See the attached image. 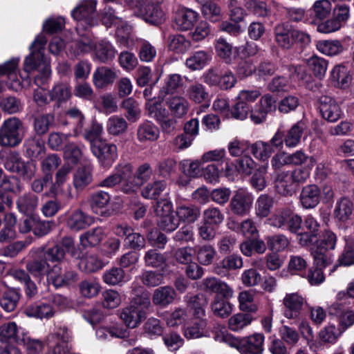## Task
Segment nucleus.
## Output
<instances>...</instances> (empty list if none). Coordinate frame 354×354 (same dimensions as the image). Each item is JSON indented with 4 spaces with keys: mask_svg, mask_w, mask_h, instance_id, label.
<instances>
[{
    "mask_svg": "<svg viewBox=\"0 0 354 354\" xmlns=\"http://www.w3.org/2000/svg\"><path fill=\"white\" fill-rule=\"evenodd\" d=\"M117 185H120L122 192L125 194H132L138 188L140 184L133 180L131 164L118 165L115 168L114 173L99 182L97 186L113 188Z\"/></svg>",
    "mask_w": 354,
    "mask_h": 354,
    "instance_id": "nucleus-1",
    "label": "nucleus"
},
{
    "mask_svg": "<svg viewBox=\"0 0 354 354\" xmlns=\"http://www.w3.org/2000/svg\"><path fill=\"white\" fill-rule=\"evenodd\" d=\"M24 137L23 122L17 117L3 121L0 127V146L14 148L19 145Z\"/></svg>",
    "mask_w": 354,
    "mask_h": 354,
    "instance_id": "nucleus-2",
    "label": "nucleus"
},
{
    "mask_svg": "<svg viewBox=\"0 0 354 354\" xmlns=\"http://www.w3.org/2000/svg\"><path fill=\"white\" fill-rule=\"evenodd\" d=\"M275 41L284 49H290L297 42L306 46L310 42V36L306 32L292 28L286 24H279L274 29Z\"/></svg>",
    "mask_w": 354,
    "mask_h": 354,
    "instance_id": "nucleus-3",
    "label": "nucleus"
},
{
    "mask_svg": "<svg viewBox=\"0 0 354 354\" xmlns=\"http://www.w3.org/2000/svg\"><path fill=\"white\" fill-rule=\"evenodd\" d=\"M24 69L28 73L36 69L38 71L34 82L39 87L47 82L51 73L49 63L45 57L44 53L34 50H31L30 55L26 57Z\"/></svg>",
    "mask_w": 354,
    "mask_h": 354,
    "instance_id": "nucleus-4",
    "label": "nucleus"
},
{
    "mask_svg": "<svg viewBox=\"0 0 354 354\" xmlns=\"http://www.w3.org/2000/svg\"><path fill=\"white\" fill-rule=\"evenodd\" d=\"M24 69L28 73L36 69L38 71L34 82L39 87L47 82L51 73L49 63L45 57L44 53L34 50H31L30 55L26 57Z\"/></svg>",
    "mask_w": 354,
    "mask_h": 354,
    "instance_id": "nucleus-5",
    "label": "nucleus"
},
{
    "mask_svg": "<svg viewBox=\"0 0 354 354\" xmlns=\"http://www.w3.org/2000/svg\"><path fill=\"white\" fill-rule=\"evenodd\" d=\"M5 169L15 173L24 180H32L37 173V162L34 160L24 161L17 152L10 153L4 161Z\"/></svg>",
    "mask_w": 354,
    "mask_h": 354,
    "instance_id": "nucleus-6",
    "label": "nucleus"
},
{
    "mask_svg": "<svg viewBox=\"0 0 354 354\" xmlns=\"http://www.w3.org/2000/svg\"><path fill=\"white\" fill-rule=\"evenodd\" d=\"M129 5L136 16L150 24L156 26L164 21V13L158 5L150 4L146 0H131Z\"/></svg>",
    "mask_w": 354,
    "mask_h": 354,
    "instance_id": "nucleus-7",
    "label": "nucleus"
},
{
    "mask_svg": "<svg viewBox=\"0 0 354 354\" xmlns=\"http://www.w3.org/2000/svg\"><path fill=\"white\" fill-rule=\"evenodd\" d=\"M254 196L246 189L240 188L234 192L229 209L232 214L243 217L248 215L252 209Z\"/></svg>",
    "mask_w": 354,
    "mask_h": 354,
    "instance_id": "nucleus-8",
    "label": "nucleus"
},
{
    "mask_svg": "<svg viewBox=\"0 0 354 354\" xmlns=\"http://www.w3.org/2000/svg\"><path fill=\"white\" fill-rule=\"evenodd\" d=\"M270 224L277 228L287 227L292 232L297 233L300 230L302 218L298 214H296L289 209L280 211L269 218Z\"/></svg>",
    "mask_w": 354,
    "mask_h": 354,
    "instance_id": "nucleus-9",
    "label": "nucleus"
},
{
    "mask_svg": "<svg viewBox=\"0 0 354 354\" xmlns=\"http://www.w3.org/2000/svg\"><path fill=\"white\" fill-rule=\"evenodd\" d=\"M91 149L104 167H110L118 157V149L114 144L98 140L92 143Z\"/></svg>",
    "mask_w": 354,
    "mask_h": 354,
    "instance_id": "nucleus-10",
    "label": "nucleus"
},
{
    "mask_svg": "<svg viewBox=\"0 0 354 354\" xmlns=\"http://www.w3.org/2000/svg\"><path fill=\"white\" fill-rule=\"evenodd\" d=\"M277 109L276 99L270 94H265L255 106L251 111L250 118L255 124H260L264 122L267 115L274 112Z\"/></svg>",
    "mask_w": 354,
    "mask_h": 354,
    "instance_id": "nucleus-11",
    "label": "nucleus"
},
{
    "mask_svg": "<svg viewBox=\"0 0 354 354\" xmlns=\"http://www.w3.org/2000/svg\"><path fill=\"white\" fill-rule=\"evenodd\" d=\"M306 301L298 292L287 293L283 299V315L288 319L299 318Z\"/></svg>",
    "mask_w": 354,
    "mask_h": 354,
    "instance_id": "nucleus-12",
    "label": "nucleus"
},
{
    "mask_svg": "<svg viewBox=\"0 0 354 354\" xmlns=\"http://www.w3.org/2000/svg\"><path fill=\"white\" fill-rule=\"evenodd\" d=\"M96 3L94 1L86 0L72 12V16L77 21H84L89 26L97 24L95 14Z\"/></svg>",
    "mask_w": 354,
    "mask_h": 354,
    "instance_id": "nucleus-13",
    "label": "nucleus"
},
{
    "mask_svg": "<svg viewBox=\"0 0 354 354\" xmlns=\"http://www.w3.org/2000/svg\"><path fill=\"white\" fill-rule=\"evenodd\" d=\"M319 109L322 118L328 122L337 121L342 115L339 105L329 96L323 95L319 97Z\"/></svg>",
    "mask_w": 354,
    "mask_h": 354,
    "instance_id": "nucleus-14",
    "label": "nucleus"
},
{
    "mask_svg": "<svg viewBox=\"0 0 354 354\" xmlns=\"http://www.w3.org/2000/svg\"><path fill=\"white\" fill-rule=\"evenodd\" d=\"M51 268L39 250L35 252V256L32 259L28 260L26 265V270L33 277H42L46 275L49 282Z\"/></svg>",
    "mask_w": 354,
    "mask_h": 354,
    "instance_id": "nucleus-15",
    "label": "nucleus"
},
{
    "mask_svg": "<svg viewBox=\"0 0 354 354\" xmlns=\"http://www.w3.org/2000/svg\"><path fill=\"white\" fill-rule=\"evenodd\" d=\"M21 294L17 289L0 283V306L6 312L14 311L18 305Z\"/></svg>",
    "mask_w": 354,
    "mask_h": 354,
    "instance_id": "nucleus-16",
    "label": "nucleus"
},
{
    "mask_svg": "<svg viewBox=\"0 0 354 354\" xmlns=\"http://www.w3.org/2000/svg\"><path fill=\"white\" fill-rule=\"evenodd\" d=\"M321 190L314 184L304 186L300 193L299 201L305 209H313L320 203Z\"/></svg>",
    "mask_w": 354,
    "mask_h": 354,
    "instance_id": "nucleus-17",
    "label": "nucleus"
},
{
    "mask_svg": "<svg viewBox=\"0 0 354 354\" xmlns=\"http://www.w3.org/2000/svg\"><path fill=\"white\" fill-rule=\"evenodd\" d=\"M78 280V274L72 270H66L62 274V269L58 265L51 268L50 273V282L56 288L64 285H70Z\"/></svg>",
    "mask_w": 354,
    "mask_h": 354,
    "instance_id": "nucleus-18",
    "label": "nucleus"
},
{
    "mask_svg": "<svg viewBox=\"0 0 354 354\" xmlns=\"http://www.w3.org/2000/svg\"><path fill=\"white\" fill-rule=\"evenodd\" d=\"M118 77L117 71L107 66L97 68L93 75V82L97 88H104L114 83Z\"/></svg>",
    "mask_w": 354,
    "mask_h": 354,
    "instance_id": "nucleus-19",
    "label": "nucleus"
},
{
    "mask_svg": "<svg viewBox=\"0 0 354 354\" xmlns=\"http://www.w3.org/2000/svg\"><path fill=\"white\" fill-rule=\"evenodd\" d=\"M274 184L277 192L283 196H292L299 188L289 175V171L278 173Z\"/></svg>",
    "mask_w": 354,
    "mask_h": 354,
    "instance_id": "nucleus-20",
    "label": "nucleus"
},
{
    "mask_svg": "<svg viewBox=\"0 0 354 354\" xmlns=\"http://www.w3.org/2000/svg\"><path fill=\"white\" fill-rule=\"evenodd\" d=\"M264 335L261 333H254L252 335L242 339L241 353L262 354L264 350Z\"/></svg>",
    "mask_w": 354,
    "mask_h": 354,
    "instance_id": "nucleus-21",
    "label": "nucleus"
},
{
    "mask_svg": "<svg viewBox=\"0 0 354 354\" xmlns=\"http://www.w3.org/2000/svg\"><path fill=\"white\" fill-rule=\"evenodd\" d=\"M146 313L136 306H129L122 310L120 318L129 328H134L139 326L146 318Z\"/></svg>",
    "mask_w": 354,
    "mask_h": 354,
    "instance_id": "nucleus-22",
    "label": "nucleus"
},
{
    "mask_svg": "<svg viewBox=\"0 0 354 354\" xmlns=\"http://www.w3.org/2000/svg\"><path fill=\"white\" fill-rule=\"evenodd\" d=\"M198 17V14L188 8L178 10L175 15L174 23L178 29L187 30L194 27Z\"/></svg>",
    "mask_w": 354,
    "mask_h": 354,
    "instance_id": "nucleus-23",
    "label": "nucleus"
},
{
    "mask_svg": "<svg viewBox=\"0 0 354 354\" xmlns=\"http://www.w3.org/2000/svg\"><path fill=\"white\" fill-rule=\"evenodd\" d=\"M93 221L91 216L80 209H76L68 215L66 225L72 231L78 232L91 225Z\"/></svg>",
    "mask_w": 354,
    "mask_h": 354,
    "instance_id": "nucleus-24",
    "label": "nucleus"
},
{
    "mask_svg": "<svg viewBox=\"0 0 354 354\" xmlns=\"http://www.w3.org/2000/svg\"><path fill=\"white\" fill-rule=\"evenodd\" d=\"M333 7L329 0H317L309 10L310 16L314 24L325 20L330 16Z\"/></svg>",
    "mask_w": 354,
    "mask_h": 354,
    "instance_id": "nucleus-25",
    "label": "nucleus"
},
{
    "mask_svg": "<svg viewBox=\"0 0 354 354\" xmlns=\"http://www.w3.org/2000/svg\"><path fill=\"white\" fill-rule=\"evenodd\" d=\"M176 296V291L172 287L161 286L153 291L152 301L154 305L165 308L173 303Z\"/></svg>",
    "mask_w": 354,
    "mask_h": 354,
    "instance_id": "nucleus-26",
    "label": "nucleus"
},
{
    "mask_svg": "<svg viewBox=\"0 0 354 354\" xmlns=\"http://www.w3.org/2000/svg\"><path fill=\"white\" fill-rule=\"evenodd\" d=\"M166 105L169 112L174 118H181L185 115L189 110L188 101L182 96L169 97L166 100Z\"/></svg>",
    "mask_w": 354,
    "mask_h": 354,
    "instance_id": "nucleus-27",
    "label": "nucleus"
},
{
    "mask_svg": "<svg viewBox=\"0 0 354 354\" xmlns=\"http://www.w3.org/2000/svg\"><path fill=\"white\" fill-rule=\"evenodd\" d=\"M39 198L32 192L25 193L16 200L18 211L24 214L33 213L38 206Z\"/></svg>",
    "mask_w": 354,
    "mask_h": 354,
    "instance_id": "nucleus-28",
    "label": "nucleus"
},
{
    "mask_svg": "<svg viewBox=\"0 0 354 354\" xmlns=\"http://www.w3.org/2000/svg\"><path fill=\"white\" fill-rule=\"evenodd\" d=\"M162 101L163 100L158 96V100H149L145 104V111L147 115L157 122L169 115V111L162 105Z\"/></svg>",
    "mask_w": 354,
    "mask_h": 354,
    "instance_id": "nucleus-29",
    "label": "nucleus"
},
{
    "mask_svg": "<svg viewBox=\"0 0 354 354\" xmlns=\"http://www.w3.org/2000/svg\"><path fill=\"white\" fill-rule=\"evenodd\" d=\"M136 136L141 142L155 141L159 137V129L152 122L145 120L138 126Z\"/></svg>",
    "mask_w": 354,
    "mask_h": 354,
    "instance_id": "nucleus-30",
    "label": "nucleus"
},
{
    "mask_svg": "<svg viewBox=\"0 0 354 354\" xmlns=\"http://www.w3.org/2000/svg\"><path fill=\"white\" fill-rule=\"evenodd\" d=\"M243 6L248 11L259 18H268L272 15L270 8L264 1L243 0Z\"/></svg>",
    "mask_w": 354,
    "mask_h": 354,
    "instance_id": "nucleus-31",
    "label": "nucleus"
},
{
    "mask_svg": "<svg viewBox=\"0 0 354 354\" xmlns=\"http://www.w3.org/2000/svg\"><path fill=\"white\" fill-rule=\"evenodd\" d=\"M24 313L30 317L49 319L55 314L53 307L48 304H33L24 308Z\"/></svg>",
    "mask_w": 354,
    "mask_h": 354,
    "instance_id": "nucleus-32",
    "label": "nucleus"
},
{
    "mask_svg": "<svg viewBox=\"0 0 354 354\" xmlns=\"http://www.w3.org/2000/svg\"><path fill=\"white\" fill-rule=\"evenodd\" d=\"M210 308L216 317L225 319L232 314L233 305L229 300L221 299L220 296L216 295L210 304Z\"/></svg>",
    "mask_w": 354,
    "mask_h": 354,
    "instance_id": "nucleus-33",
    "label": "nucleus"
},
{
    "mask_svg": "<svg viewBox=\"0 0 354 354\" xmlns=\"http://www.w3.org/2000/svg\"><path fill=\"white\" fill-rule=\"evenodd\" d=\"M186 301L189 307L193 310L194 318L204 319L205 316V307L207 305V299L203 295H194L186 297Z\"/></svg>",
    "mask_w": 354,
    "mask_h": 354,
    "instance_id": "nucleus-34",
    "label": "nucleus"
},
{
    "mask_svg": "<svg viewBox=\"0 0 354 354\" xmlns=\"http://www.w3.org/2000/svg\"><path fill=\"white\" fill-rule=\"evenodd\" d=\"M206 327V319L195 318L190 324L184 328V336L188 339L202 337L205 335Z\"/></svg>",
    "mask_w": 354,
    "mask_h": 354,
    "instance_id": "nucleus-35",
    "label": "nucleus"
},
{
    "mask_svg": "<svg viewBox=\"0 0 354 354\" xmlns=\"http://www.w3.org/2000/svg\"><path fill=\"white\" fill-rule=\"evenodd\" d=\"M104 235V231L102 227L91 229L80 236V243L84 248L94 247L102 241Z\"/></svg>",
    "mask_w": 354,
    "mask_h": 354,
    "instance_id": "nucleus-36",
    "label": "nucleus"
},
{
    "mask_svg": "<svg viewBox=\"0 0 354 354\" xmlns=\"http://www.w3.org/2000/svg\"><path fill=\"white\" fill-rule=\"evenodd\" d=\"M215 50L216 55L226 64H230L236 57V52L232 45L223 38L216 40Z\"/></svg>",
    "mask_w": 354,
    "mask_h": 354,
    "instance_id": "nucleus-37",
    "label": "nucleus"
},
{
    "mask_svg": "<svg viewBox=\"0 0 354 354\" xmlns=\"http://www.w3.org/2000/svg\"><path fill=\"white\" fill-rule=\"evenodd\" d=\"M71 87L68 82H59L50 91V100L58 104L66 102L71 97Z\"/></svg>",
    "mask_w": 354,
    "mask_h": 354,
    "instance_id": "nucleus-38",
    "label": "nucleus"
},
{
    "mask_svg": "<svg viewBox=\"0 0 354 354\" xmlns=\"http://www.w3.org/2000/svg\"><path fill=\"white\" fill-rule=\"evenodd\" d=\"M254 319L252 313L247 312L238 313L228 319V327L232 331H239L249 326Z\"/></svg>",
    "mask_w": 354,
    "mask_h": 354,
    "instance_id": "nucleus-39",
    "label": "nucleus"
},
{
    "mask_svg": "<svg viewBox=\"0 0 354 354\" xmlns=\"http://www.w3.org/2000/svg\"><path fill=\"white\" fill-rule=\"evenodd\" d=\"M167 185L165 180H158L148 183L141 191V195L147 199H157L165 192Z\"/></svg>",
    "mask_w": 354,
    "mask_h": 354,
    "instance_id": "nucleus-40",
    "label": "nucleus"
},
{
    "mask_svg": "<svg viewBox=\"0 0 354 354\" xmlns=\"http://www.w3.org/2000/svg\"><path fill=\"white\" fill-rule=\"evenodd\" d=\"M183 84V78L180 75L173 73L169 75L165 80L164 86L160 88L159 97L164 100L168 94H173L178 88Z\"/></svg>",
    "mask_w": 354,
    "mask_h": 354,
    "instance_id": "nucleus-41",
    "label": "nucleus"
},
{
    "mask_svg": "<svg viewBox=\"0 0 354 354\" xmlns=\"http://www.w3.org/2000/svg\"><path fill=\"white\" fill-rule=\"evenodd\" d=\"M317 50L328 56H335L344 50L342 43L339 40H321L317 42Z\"/></svg>",
    "mask_w": 354,
    "mask_h": 354,
    "instance_id": "nucleus-42",
    "label": "nucleus"
},
{
    "mask_svg": "<svg viewBox=\"0 0 354 354\" xmlns=\"http://www.w3.org/2000/svg\"><path fill=\"white\" fill-rule=\"evenodd\" d=\"M239 309L242 312L255 313L258 310V305L254 303V292L252 290H243L238 296Z\"/></svg>",
    "mask_w": 354,
    "mask_h": 354,
    "instance_id": "nucleus-43",
    "label": "nucleus"
},
{
    "mask_svg": "<svg viewBox=\"0 0 354 354\" xmlns=\"http://www.w3.org/2000/svg\"><path fill=\"white\" fill-rule=\"evenodd\" d=\"M194 253L201 265L209 266L214 261L216 251L212 245L205 244L196 246Z\"/></svg>",
    "mask_w": 354,
    "mask_h": 354,
    "instance_id": "nucleus-44",
    "label": "nucleus"
},
{
    "mask_svg": "<svg viewBox=\"0 0 354 354\" xmlns=\"http://www.w3.org/2000/svg\"><path fill=\"white\" fill-rule=\"evenodd\" d=\"M176 216L178 220L187 223L195 222L201 215L200 208L192 205H180L176 208Z\"/></svg>",
    "mask_w": 354,
    "mask_h": 354,
    "instance_id": "nucleus-45",
    "label": "nucleus"
},
{
    "mask_svg": "<svg viewBox=\"0 0 354 354\" xmlns=\"http://www.w3.org/2000/svg\"><path fill=\"white\" fill-rule=\"evenodd\" d=\"M121 107L125 110V117L130 122H135L138 120L141 115L140 104L133 97H128L124 100Z\"/></svg>",
    "mask_w": 354,
    "mask_h": 354,
    "instance_id": "nucleus-46",
    "label": "nucleus"
},
{
    "mask_svg": "<svg viewBox=\"0 0 354 354\" xmlns=\"http://www.w3.org/2000/svg\"><path fill=\"white\" fill-rule=\"evenodd\" d=\"M308 69L318 79H322L326 73L328 62L319 56L313 55L307 59Z\"/></svg>",
    "mask_w": 354,
    "mask_h": 354,
    "instance_id": "nucleus-47",
    "label": "nucleus"
},
{
    "mask_svg": "<svg viewBox=\"0 0 354 354\" xmlns=\"http://www.w3.org/2000/svg\"><path fill=\"white\" fill-rule=\"evenodd\" d=\"M92 180V171L88 167L79 168L73 176V186L76 190L82 191Z\"/></svg>",
    "mask_w": 354,
    "mask_h": 354,
    "instance_id": "nucleus-48",
    "label": "nucleus"
},
{
    "mask_svg": "<svg viewBox=\"0 0 354 354\" xmlns=\"http://www.w3.org/2000/svg\"><path fill=\"white\" fill-rule=\"evenodd\" d=\"M187 95L191 101L196 104L204 102L209 98V93L205 86L199 82L191 84L187 90Z\"/></svg>",
    "mask_w": 354,
    "mask_h": 354,
    "instance_id": "nucleus-49",
    "label": "nucleus"
},
{
    "mask_svg": "<svg viewBox=\"0 0 354 354\" xmlns=\"http://www.w3.org/2000/svg\"><path fill=\"white\" fill-rule=\"evenodd\" d=\"M201 12L206 19L212 22H217L222 19L221 7L212 0H208L202 5Z\"/></svg>",
    "mask_w": 354,
    "mask_h": 354,
    "instance_id": "nucleus-50",
    "label": "nucleus"
},
{
    "mask_svg": "<svg viewBox=\"0 0 354 354\" xmlns=\"http://www.w3.org/2000/svg\"><path fill=\"white\" fill-rule=\"evenodd\" d=\"M273 203V198L269 195H260L255 205V213L257 216L261 218L267 217L271 212Z\"/></svg>",
    "mask_w": 354,
    "mask_h": 354,
    "instance_id": "nucleus-51",
    "label": "nucleus"
},
{
    "mask_svg": "<svg viewBox=\"0 0 354 354\" xmlns=\"http://www.w3.org/2000/svg\"><path fill=\"white\" fill-rule=\"evenodd\" d=\"M221 266H217L214 268V272L218 275L224 274V270H232L241 268L243 266L241 257L232 254L225 257L221 263Z\"/></svg>",
    "mask_w": 354,
    "mask_h": 354,
    "instance_id": "nucleus-52",
    "label": "nucleus"
},
{
    "mask_svg": "<svg viewBox=\"0 0 354 354\" xmlns=\"http://www.w3.org/2000/svg\"><path fill=\"white\" fill-rule=\"evenodd\" d=\"M252 154L259 160H267L274 152L272 146L265 142L258 141L250 146Z\"/></svg>",
    "mask_w": 354,
    "mask_h": 354,
    "instance_id": "nucleus-53",
    "label": "nucleus"
},
{
    "mask_svg": "<svg viewBox=\"0 0 354 354\" xmlns=\"http://www.w3.org/2000/svg\"><path fill=\"white\" fill-rule=\"evenodd\" d=\"M1 109L7 114H15L22 111L24 104L19 98L8 96L0 100Z\"/></svg>",
    "mask_w": 354,
    "mask_h": 354,
    "instance_id": "nucleus-54",
    "label": "nucleus"
},
{
    "mask_svg": "<svg viewBox=\"0 0 354 354\" xmlns=\"http://www.w3.org/2000/svg\"><path fill=\"white\" fill-rule=\"evenodd\" d=\"M209 60V55L203 50L194 53L186 59L185 65L192 71L201 70Z\"/></svg>",
    "mask_w": 354,
    "mask_h": 354,
    "instance_id": "nucleus-55",
    "label": "nucleus"
},
{
    "mask_svg": "<svg viewBox=\"0 0 354 354\" xmlns=\"http://www.w3.org/2000/svg\"><path fill=\"white\" fill-rule=\"evenodd\" d=\"M167 42L169 49L178 53H185L191 46L190 41L181 35H169Z\"/></svg>",
    "mask_w": 354,
    "mask_h": 354,
    "instance_id": "nucleus-56",
    "label": "nucleus"
},
{
    "mask_svg": "<svg viewBox=\"0 0 354 354\" xmlns=\"http://www.w3.org/2000/svg\"><path fill=\"white\" fill-rule=\"evenodd\" d=\"M353 210V204L352 201L348 198H342L337 202L334 214L338 220L346 221L349 219Z\"/></svg>",
    "mask_w": 354,
    "mask_h": 354,
    "instance_id": "nucleus-57",
    "label": "nucleus"
},
{
    "mask_svg": "<svg viewBox=\"0 0 354 354\" xmlns=\"http://www.w3.org/2000/svg\"><path fill=\"white\" fill-rule=\"evenodd\" d=\"M80 270L86 272H95L103 267L102 261L95 254H87L79 262Z\"/></svg>",
    "mask_w": 354,
    "mask_h": 354,
    "instance_id": "nucleus-58",
    "label": "nucleus"
},
{
    "mask_svg": "<svg viewBox=\"0 0 354 354\" xmlns=\"http://www.w3.org/2000/svg\"><path fill=\"white\" fill-rule=\"evenodd\" d=\"M304 131V124L301 122L295 124L284 134V143L288 147H294L300 142Z\"/></svg>",
    "mask_w": 354,
    "mask_h": 354,
    "instance_id": "nucleus-59",
    "label": "nucleus"
},
{
    "mask_svg": "<svg viewBox=\"0 0 354 354\" xmlns=\"http://www.w3.org/2000/svg\"><path fill=\"white\" fill-rule=\"evenodd\" d=\"M95 56L101 62L111 60L115 55V50L111 44L105 41L99 42L95 46Z\"/></svg>",
    "mask_w": 354,
    "mask_h": 354,
    "instance_id": "nucleus-60",
    "label": "nucleus"
},
{
    "mask_svg": "<svg viewBox=\"0 0 354 354\" xmlns=\"http://www.w3.org/2000/svg\"><path fill=\"white\" fill-rule=\"evenodd\" d=\"M177 162L174 158H167L160 160L156 165L158 176L167 178L176 172Z\"/></svg>",
    "mask_w": 354,
    "mask_h": 354,
    "instance_id": "nucleus-61",
    "label": "nucleus"
},
{
    "mask_svg": "<svg viewBox=\"0 0 354 354\" xmlns=\"http://www.w3.org/2000/svg\"><path fill=\"white\" fill-rule=\"evenodd\" d=\"M128 128L126 120L118 115H113L109 118L106 129L109 134L118 136L124 133Z\"/></svg>",
    "mask_w": 354,
    "mask_h": 354,
    "instance_id": "nucleus-62",
    "label": "nucleus"
},
{
    "mask_svg": "<svg viewBox=\"0 0 354 354\" xmlns=\"http://www.w3.org/2000/svg\"><path fill=\"white\" fill-rule=\"evenodd\" d=\"M53 114L46 113L36 117L34 120V129L38 135H44L48 132L50 127L54 124Z\"/></svg>",
    "mask_w": 354,
    "mask_h": 354,
    "instance_id": "nucleus-63",
    "label": "nucleus"
},
{
    "mask_svg": "<svg viewBox=\"0 0 354 354\" xmlns=\"http://www.w3.org/2000/svg\"><path fill=\"white\" fill-rule=\"evenodd\" d=\"M145 266L151 268H161L167 261L165 256L157 251L156 249H150L147 250L144 256Z\"/></svg>",
    "mask_w": 354,
    "mask_h": 354,
    "instance_id": "nucleus-64",
    "label": "nucleus"
}]
</instances>
